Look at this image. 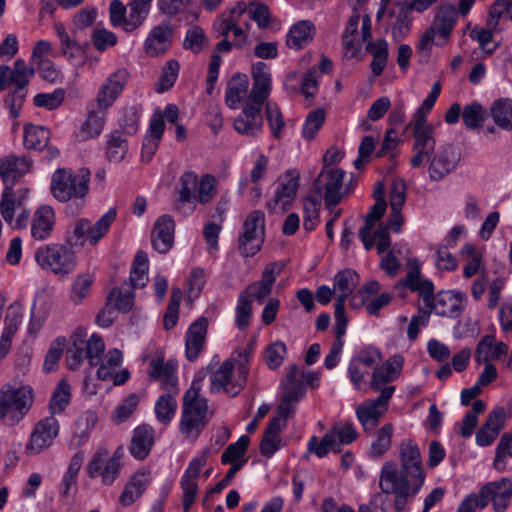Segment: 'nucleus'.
<instances>
[{
	"label": "nucleus",
	"mask_w": 512,
	"mask_h": 512,
	"mask_svg": "<svg viewBox=\"0 0 512 512\" xmlns=\"http://www.w3.org/2000/svg\"><path fill=\"white\" fill-rule=\"evenodd\" d=\"M252 316V300L245 293H240L235 307V326L239 330L246 329Z\"/></svg>",
	"instance_id": "obj_59"
},
{
	"label": "nucleus",
	"mask_w": 512,
	"mask_h": 512,
	"mask_svg": "<svg viewBox=\"0 0 512 512\" xmlns=\"http://www.w3.org/2000/svg\"><path fill=\"white\" fill-rule=\"evenodd\" d=\"M106 301L109 302L115 310L127 313L134 306V293L131 291L123 292L120 288H113L108 293Z\"/></svg>",
	"instance_id": "obj_64"
},
{
	"label": "nucleus",
	"mask_w": 512,
	"mask_h": 512,
	"mask_svg": "<svg viewBox=\"0 0 512 512\" xmlns=\"http://www.w3.org/2000/svg\"><path fill=\"white\" fill-rule=\"evenodd\" d=\"M32 161L27 157L8 156L0 159V178L4 190H13L14 185L27 174Z\"/></svg>",
	"instance_id": "obj_23"
},
{
	"label": "nucleus",
	"mask_w": 512,
	"mask_h": 512,
	"mask_svg": "<svg viewBox=\"0 0 512 512\" xmlns=\"http://www.w3.org/2000/svg\"><path fill=\"white\" fill-rule=\"evenodd\" d=\"M160 11L170 17L180 15L179 21L191 24L198 20L199 9L194 0H158Z\"/></svg>",
	"instance_id": "obj_30"
},
{
	"label": "nucleus",
	"mask_w": 512,
	"mask_h": 512,
	"mask_svg": "<svg viewBox=\"0 0 512 512\" xmlns=\"http://www.w3.org/2000/svg\"><path fill=\"white\" fill-rule=\"evenodd\" d=\"M360 282V275L351 268L338 271L333 279L334 290L353 293Z\"/></svg>",
	"instance_id": "obj_52"
},
{
	"label": "nucleus",
	"mask_w": 512,
	"mask_h": 512,
	"mask_svg": "<svg viewBox=\"0 0 512 512\" xmlns=\"http://www.w3.org/2000/svg\"><path fill=\"white\" fill-rule=\"evenodd\" d=\"M11 72L14 77V87L11 88L4 98V107L9 111V117L16 119L21 115L23 104L28 94V85L34 76V69L28 68L23 59L15 60Z\"/></svg>",
	"instance_id": "obj_8"
},
{
	"label": "nucleus",
	"mask_w": 512,
	"mask_h": 512,
	"mask_svg": "<svg viewBox=\"0 0 512 512\" xmlns=\"http://www.w3.org/2000/svg\"><path fill=\"white\" fill-rule=\"evenodd\" d=\"M262 107L246 102L241 113L234 119V130L245 136H257L263 129Z\"/></svg>",
	"instance_id": "obj_22"
},
{
	"label": "nucleus",
	"mask_w": 512,
	"mask_h": 512,
	"mask_svg": "<svg viewBox=\"0 0 512 512\" xmlns=\"http://www.w3.org/2000/svg\"><path fill=\"white\" fill-rule=\"evenodd\" d=\"M300 187V173L297 169L286 170L278 179L274 194V204H281L283 210L290 209Z\"/></svg>",
	"instance_id": "obj_24"
},
{
	"label": "nucleus",
	"mask_w": 512,
	"mask_h": 512,
	"mask_svg": "<svg viewBox=\"0 0 512 512\" xmlns=\"http://www.w3.org/2000/svg\"><path fill=\"white\" fill-rule=\"evenodd\" d=\"M55 226V212L49 205L39 207L31 222V236L38 241L46 240Z\"/></svg>",
	"instance_id": "obj_32"
},
{
	"label": "nucleus",
	"mask_w": 512,
	"mask_h": 512,
	"mask_svg": "<svg viewBox=\"0 0 512 512\" xmlns=\"http://www.w3.org/2000/svg\"><path fill=\"white\" fill-rule=\"evenodd\" d=\"M176 371L177 363L174 360L165 362L163 354L156 355L149 362L148 376L152 380H161Z\"/></svg>",
	"instance_id": "obj_54"
},
{
	"label": "nucleus",
	"mask_w": 512,
	"mask_h": 512,
	"mask_svg": "<svg viewBox=\"0 0 512 512\" xmlns=\"http://www.w3.org/2000/svg\"><path fill=\"white\" fill-rule=\"evenodd\" d=\"M249 79L246 74L235 73L227 83L225 104L230 109H238L247 94Z\"/></svg>",
	"instance_id": "obj_35"
},
{
	"label": "nucleus",
	"mask_w": 512,
	"mask_h": 512,
	"mask_svg": "<svg viewBox=\"0 0 512 512\" xmlns=\"http://www.w3.org/2000/svg\"><path fill=\"white\" fill-rule=\"evenodd\" d=\"M34 402V392L31 386H9L0 390V421L5 418L10 424L19 423L30 411Z\"/></svg>",
	"instance_id": "obj_6"
},
{
	"label": "nucleus",
	"mask_w": 512,
	"mask_h": 512,
	"mask_svg": "<svg viewBox=\"0 0 512 512\" xmlns=\"http://www.w3.org/2000/svg\"><path fill=\"white\" fill-rule=\"evenodd\" d=\"M149 474L150 470L142 468L129 478L119 497V503L123 507L131 506L144 494L150 484Z\"/></svg>",
	"instance_id": "obj_28"
},
{
	"label": "nucleus",
	"mask_w": 512,
	"mask_h": 512,
	"mask_svg": "<svg viewBox=\"0 0 512 512\" xmlns=\"http://www.w3.org/2000/svg\"><path fill=\"white\" fill-rule=\"evenodd\" d=\"M365 50L373 58L370 63L371 73L374 77H379L383 74L388 58H389V44L386 39L378 38L376 40H370Z\"/></svg>",
	"instance_id": "obj_34"
},
{
	"label": "nucleus",
	"mask_w": 512,
	"mask_h": 512,
	"mask_svg": "<svg viewBox=\"0 0 512 512\" xmlns=\"http://www.w3.org/2000/svg\"><path fill=\"white\" fill-rule=\"evenodd\" d=\"M96 17L97 9L95 7H84L77 11L73 17L71 25L73 38L70 37L64 26H56V35L60 40L61 52L74 65H81L84 63L85 49L89 46L88 42H85L82 45L78 43L75 38L79 32L92 26Z\"/></svg>",
	"instance_id": "obj_3"
},
{
	"label": "nucleus",
	"mask_w": 512,
	"mask_h": 512,
	"mask_svg": "<svg viewBox=\"0 0 512 512\" xmlns=\"http://www.w3.org/2000/svg\"><path fill=\"white\" fill-rule=\"evenodd\" d=\"M485 118V111L479 102L473 101L463 107L462 119L466 128L470 130L481 128Z\"/></svg>",
	"instance_id": "obj_51"
},
{
	"label": "nucleus",
	"mask_w": 512,
	"mask_h": 512,
	"mask_svg": "<svg viewBox=\"0 0 512 512\" xmlns=\"http://www.w3.org/2000/svg\"><path fill=\"white\" fill-rule=\"evenodd\" d=\"M209 320L202 315L194 320L185 333V357L195 362L201 354L207 340Z\"/></svg>",
	"instance_id": "obj_20"
},
{
	"label": "nucleus",
	"mask_w": 512,
	"mask_h": 512,
	"mask_svg": "<svg viewBox=\"0 0 512 512\" xmlns=\"http://www.w3.org/2000/svg\"><path fill=\"white\" fill-rule=\"evenodd\" d=\"M265 116L272 136L280 138L285 121L279 106L274 102L267 101L265 104Z\"/></svg>",
	"instance_id": "obj_61"
},
{
	"label": "nucleus",
	"mask_w": 512,
	"mask_h": 512,
	"mask_svg": "<svg viewBox=\"0 0 512 512\" xmlns=\"http://www.w3.org/2000/svg\"><path fill=\"white\" fill-rule=\"evenodd\" d=\"M106 123V111L90 110L86 120L81 126L83 139H92L98 137L104 129Z\"/></svg>",
	"instance_id": "obj_46"
},
{
	"label": "nucleus",
	"mask_w": 512,
	"mask_h": 512,
	"mask_svg": "<svg viewBox=\"0 0 512 512\" xmlns=\"http://www.w3.org/2000/svg\"><path fill=\"white\" fill-rule=\"evenodd\" d=\"M493 484H485L482 486L478 493L468 494L459 504L457 509L463 512H477V509H484L488 506L489 502H493L494 492L492 490Z\"/></svg>",
	"instance_id": "obj_41"
},
{
	"label": "nucleus",
	"mask_w": 512,
	"mask_h": 512,
	"mask_svg": "<svg viewBox=\"0 0 512 512\" xmlns=\"http://www.w3.org/2000/svg\"><path fill=\"white\" fill-rule=\"evenodd\" d=\"M180 188L178 190L177 203L185 205L197 201L196 188L198 175L192 170L185 171L180 179Z\"/></svg>",
	"instance_id": "obj_45"
},
{
	"label": "nucleus",
	"mask_w": 512,
	"mask_h": 512,
	"mask_svg": "<svg viewBox=\"0 0 512 512\" xmlns=\"http://www.w3.org/2000/svg\"><path fill=\"white\" fill-rule=\"evenodd\" d=\"M382 360V352L375 346L367 345L353 356L348 364L347 376L355 389H360L368 370H361L360 365L371 368Z\"/></svg>",
	"instance_id": "obj_16"
},
{
	"label": "nucleus",
	"mask_w": 512,
	"mask_h": 512,
	"mask_svg": "<svg viewBox=\"0 0 512 512\" xmlns=\"http://www.w3.org/2000/svg\"><path fill=\"white\" fill-rule=\"evenodd\" d=\"M412 127L414 143L412 150L415 155L410 159L412 168L422 167L435 151L436 140L434 138V127L432 124H408Z\"/></svg>",
	"instance_id": "obj_11"
},
{
	"label": "nucleus",
	"mask_w": 512,
	"mask_h": 512,
	"mask_svg": "<svg viewBox=\"0 0 512 512\" xmlns=\"http://www.w3.org/2000/svg\"><path fill=\"white\" fill-rule=\"evenodd\" d=\"M399 459L401 462L400 469L396 462L390 460L383 464L381 468V476L389 470L388 465H393L398 477H405L412 483V495H416L422 488L426 474L423 467L421 451L418 444L411 440H405L399 448Z\"/></svg>",
	"instance_id": "obj_4"
},
{
	"label": "nucleus",
	"mask_w": 512,
	"mask_h": 512,
	"mask_svg": "<svg viewBox=\"0 0 512 512\" xmlns=\"http://www.w3.org/2000/svg\"><path fill=\"white\" fill-rule=\"evenodd\" d=\"M358 436L359 433L352 422L344 424L337 422L322 436L319 443L317 437L312 436L307 443V449L318 458H324L330 451L336 454L341 453V447L352 444Z\"/></svg>",
	"instance_id": "obj_5"
},
{
	"label": "nucleus",
	"mask_w": 512,
	"mask_h": 512,
	"mask_svg": "<svg viewBox=\"0 0 512 512\" xmlns=\"http://www.w3.org/2000/svg\"><path fill=\"white\" fill-rule=\"evenodd\" d=\"M393 425L384 424L377 432L375 440L371 444L370 453L373 457H382L391 446Z\"/></svg>",
	"instance_id": "obj_56"
},
{
	"label": "nucleus",
	"mask_w": 512,
	"mask_h": 512,
	"mask_svg": "<svg viewBox=\"0 0 512 512\" xmlns=\"http://www.w3.org/2000/svg\"><path fill=\"white\" fill-rule=\"evenodd\" d=\"M489 116L498 128L512 132V98L500 97L489 107Z\"/></svg>",
	"instance_id": "obj_36"
},
{
	"label": "nucleus",
	"mask_w": 512,
	"mask_h": 512,
	"mask_svg": "<svg viewBox=\"0 0 512 512\" xmlns=\"http://www.w3.org/2000/svg\"><path fill=\"white\" fill-rule=\"evenodd\" d=\"M508 353V345L504 342H496L495 335H484L478 342L474 360L481 364L483 362H490L491 360H500Z\"/></svg>",
	"instance_id": "obj_31"
},
{
	"label": "nucleus",
	"mask_w": 512,
	"mask_h": 512,
	"mask_svg": "<svg viewBox=\"0 0 512 512\" xmlns=\"http://www.w3.org/2000/svg\"><path fill=\"white\" fill-rule=\"evenodd\" d=\"M382 414L383 411L377 410L368 401H364L356 408V417L365 431L375 428Z\"/></svg>",
	"instance_id": "obj_55"
},
{
	"label": "nucleus",
	"mask_w": 512,
	"mask_h": 512,
	"mask_svg": "<svg viewBox=\"0 0 512 512\" xmlns=\"http://www.w3.org/2000/svg\"><path fill=\"white\" fill-rule=\"evenodd\" d=\"M71 399V386L65 379H61L53 390L48 403L50 416L55 417L57 414H62L71 403Z\"/></svg>",
	"instance_id": "obj_42"
},
{
	"label": "nucleus",
	"mask_w": 512,
	"mask_h": 512,
	"mask_svg": "<svg viewBox=\"0 0 512 512\" xmlns=\"http://www.w3.org/2000/svg\"><path fill=\"white\" fill-rule=\"evenodd\" d=\"M321 202L318 198L308 196L303 207V227L306 231H313L319 222Z\"/></svg>",
	"instance_id": "obj_60"
},
{
	"label": "nucleus",
	"mask_w": 512,
	"mask_h": 512,
	"mask_svg": "<svg viewBox=\"0 0 512 512\" xmlns=\"http://www.w3.org/2000/svg\"><path fill=\"white\" fill-rule=\"evenodd\" d=\"M149 10L150 6L133 0L130 5L129 15L127 16L124 30L126 32H132L141 26L147 18Z\"/></svg>",
	"instance_id": "obj_63"
},
{
	"label": "nucleus",
	"mask_w": 512,
	"mask_h": 512,
	"mask_svg": "<svg viewBox=\"0 0 512 512\" xmlns=\"http://www.w3.org/2000/svg\"><path fill=\"white\" fill-rule=\"evenodd\" d=\"M154 445V429L148 424L137 426L133 430L129 452L139 461L145 460L151 453Z\"/></svg>",
	"instance_id": "obj_29"
},
{
	"label": "nucleus",
	"mask_w": 512,
	"mask_h": 512,
	"mask_svg": "<svg viewBox=\"0 0 512 512\" xmlns=\"http://www.w3.org/2000/svg\"><path fill=\"white\" fill-rule=\"evenodd\" d=\"M180 65L176 59L167 61L157 83L156 91L164 93L169 91L177 81Z\"/></svg>",
	"instance_id": "obj_58"
},
{
	"label": "nucleus",
	"mask_w": 512,
	"mask_h": 512,
	"mask_svg": "<svg viewBox=\"0 0 512 512\" xmlns=\"http://www.w3.org/2000/svg\"><path fill=\"white\" fill-rule=\"evenodd\" d=\"M403 365V356L395 354L382 365L375 366L370 383L372 390H381L385 384L395 381L400 376Z\"/></svg>",
	"instance_id": "obj_26"
},
{
	"label": "nucleus",
	"mask_w": 512,
	"mask_h": 512,
	"mask_svg": "<svg viewBox=\"0 0 512 512\" xmlns=\"http://www.w3.org/2000/svg\"><path fill=\"white\" fill-rule=\"evenodd\" d=\"M325 122V111L317 108L308 113L302 125V137L307 140H313L322 128Z\"/></svg>",
	"instance_id": "obj_53"
},
{
	"label": "nucleus",
	"mask_w": 512,
	"mask_h": 512,
	"mask_svg": "<svg viewBox=\"0 0 512 512\" xmlns=\"http://www.w3.org/2000/svg\"><path fill=\"white\" fill-rule=\"evenodd\" d=\"M493 484V510L495 512H505L512 499V480L501 478L498 481L488 482Z\"/></svg>",
	"instance_id": "obj_43"
},
{
	"label": "nucleus",
	"mask_w": 512,
	"mask_h": 512,
	"mask_svg": "<svg viewBox=\"0 0 512 512\" xmlns=\"http://www.w3.org/2000/svg\"><path fill=\"white\" fill-rule=\"evenodd\" d=\"M142 108L138 105H128L122 108L118 118L121 132L133 136L139 130Z\"/></svg>",
	"instance_id": "obj_44"
},
{
	"label": "nucleus",
	"mask_w": 512,
	"mask_h": 512,
	"mask_svg": "<svg viewBox=\"0 0 512 512\" xmlns=\"http://www.w3.org/2000/svg\"><path fill=\"white\" fill-rule=\"evenodd\" d=\"M117 210L110 208L94 224L87 218L78 219L65 233V244L51 243L39 246L34 254L36 263L45 271L59 276L72 273L76 267L74 247L96 246L110 231Z\"/></svg>",
	"instance_id": "obj_1"
},
{
	"label": "nucleus",
	"mask_w": 512,
	"mask_h": 512,
	"mask_svg": "<svg viewBox=\"0 0 512 512\" xmlns=\"http://www.w3.org/2000/svg\"><path fill=\"white\" fill-rule=\"evenodd\" d=\"M128 151V141L120 130H114L108 136L106 144V158L110 162H121Z\"/></svg>",
	"instance_id": "obj_47"
},
{
	"label": "nucleus",
	"mask_w": 512,
	"mask_h": 512,
	"mask_svg": "<svg viewBox=\"0 0 512 512\" xmlns=\"http://www.w3.org/2000/svg\"><path fill=\"white\" fill-rule=\"evenodd\" d=\"M460 157L452 145L442 146L432 154L428 167L429 179L434 182L441 181L457 167Z\"/></svg>",
	"instance_id": "obj_18"
},
{
	"label": "nucleus",
	"mask_w": 512,
	"mask_h": 512,
	"mask_svg": "<svg viewBox=\"0 0 512 512\" xmlns=\"http://www.w3.org/2000/svg\"><path fill=\"white\" fill-rule=\"evenodd\" d=\"M177 403L172 393H163L155 403L154 411L156 419L166 425L169 424L175 416Z\"/></svg>",
	"instance_id": "obj_48"
},
{
	"label": "nucleus",
	"mask_w": 512,
	"mask_h": 512,
	"mask_svg": "<svg viewBox=\"0 0 512 512\" xmlns=\"http://www.w3.org/2000/svg\"><path fill=\"white\" fill-rule=\"evenodd\" d=\"M233 370V360H224L210 376V391L212 393L226 392L231 395Z\"/></svg>",
	"instance_id": "obj_38"
},
{
	"label": "nucleus",
	"mask_w": 512,
	"mask_h": 512,
	"mask_svg": "<svg viewBox=\"0 0 512 512\" xmlns=\"http://www.w3.org/2000/svg\"><path fill=\"white\" fill-rule=\"evenodd\" d=\"M201 387L195 381L183 396V408L179 430L182 434L201 431L206 425L207 399L200 394Z\"/></svg>",
	"instance_id": "obj_7"
},
{
	"label": "nucleus",
	"mask_w": 512,
	"mask_h": 512,
	"mask_svg": "<svg viewBox=\"0 0 512 512\" xmlns=\"http://www.w3.org/2000/svg\"><path fill=\"white\" fill-rule=\"evenodd\" d=\"M265 239V214L261 210L251 211L238 236V251L243 257H253L261 249Z\"/></svg>",
	"instance_id": "obj_9"
},
{
	"label": "nucleus",
	"mask_w": 512,
	"mask_h": 512,
	"mask_svg": "<svg viewBox=\"0 0 512 512\" xmlns=\"http://www.w3.org/2000/svg\"><path fill=\"white\" fill-rule=\"evenodd\" d=\"M82 348L89 365L97 366L104 354L105 343L99 334L93 333Z\"/></svg>",
	"instance_id": "obj_57"
},
{
	"label": "nucleus",
	"mask_w": 512,
	"mask_h": 512,
	"mask_svg": "<svg viewBox=\"0 0 512 512\" xmlns=\"http://www.w3.org/2000/svg\"><path fill=\"white\" fill-rule=\"evenodd\" d=\"M173 33L169 23H161L154 27L145 40V52L151 57L166 53L172 45Z\"/></svg>",
	"instance_id": "obj_27"
},
{
	"label": "nucleus",
	"mask_w": 512,
	"mask_h": 512,
	"mask_svg": "<svg viewBox=\"0 0 512 512\" xmlns=\"http://www.w3.org/2000/svg\"><path fill=\"white\" fill-rule=\"evenodd\" d=\"M388 468L384 476L380 475L379 486L382 492L394 494V509L403 512L407 498L412 494V483L405 477H398L393 465H388Z\"/></svg>",
	"instance_id": "obj_14"
},
{
	"label": "nucleus",
	"mask_w": 512,
	"mask_h": 512,
	"mask_svg": "<svg viewBox=\"0 0 512 512\" xmlns=\"http://www.w3.org/2000/svg\"><path fill=\"white\" fill-rule=\"evenodd\" d=\"M108 451L105 448H99L95 451L87 464V475L94 479L98 476L104 485H112L119 477L122 469V463L114 459H107Z\"/></svg>",
	"instance_id": "obj_15"
},
{
	"label": "nucleus",
	"mask_w": 512,
	"mask_h": 512,
	"mask_svg": "<svg viewBox=\"0 0 512 512\" xmlns=\"http://www.w3.org/2000/svg\"><path fill=\"white\" fill-rule=\"evenodd\" d=\"M253 84L248 96V103L262 107L272 90V77L265 62H257L252 65Z\"/></svg>",
	"instance_id": "obj_19"
},
{
	"label": "nucleus",
	"mask_w": 512,
	"mask_h": 512,
	"mask_svg": "<svg viewBox=\"0 0 512 512\" xmlns=\"http://www.w3.org/2000/svg\"><path fill=\"white\" fill-rule=\"evenodd\" d=\"M438 0H410L409 2L399 3V10L397 13L394 10H389L388 15L395 17V22L392 25V37L396 42L404 40L412 24V12L423 13L428 10Z\"/></svg>",
	"instance_id": "obj_10"
},
{
	"label": "nucleus",
	"mask_w": 512,
	"mask_h": 512,
	"mask_svg": "<svg viewBox=\"0 0 512 512\" xmlns=\"http://www.w3.org/2000/svg\"><path fill=\"white\" fill-rule=\"evenodd\" d=\"M315 34V25L310 20H300L289 28L286 45L290 49L300 50L314 39Z\"/></svg>",
	"instance_id": "obj_33"
},
{
	"label": "nucleus",
	"mask_w": 512,
	"mask_h": 512,
	"mask_svg": "<svg viewBox=\"0 0 512 512\" xmlns=\"http://www.w3.org/2000/svg\"><path fill=\"white\" fill-rule=\"evenodd\" d=\"M512 458V429L504 433L497 444L493 466L498 471H504L506 468V457Z\"/></svg>",
	"instance_id": "obj_62"
},
{
	"label": "nucleus",
	"mask_w": 512,
	"mask_h": 512,
	"mask_svg": "<svg viewBox=\"0 0 512 512\" xmlns=\"http://www.w3.org/2000/svg\"><path fill=\"white\" fill-rule=\"evenodd\" d=\"M250 438L247 435H241L236 442L230 443L224 450L221 456V463L223 465L230 464L231 467L235 465L240 466V470L246 464L247 459H242L247 452Z\"/></svg>",
	"instance_id": "obj_39"
},
{
	"label": "nucleus",
	"mask_w": 512,
	"mask_h": 512,
	"mask_svg": "<svg viewBox=\"0 0 512 512\" xmlns=\"http://www.w3.org/2000/svg\"><path fill=\"white\" fill-rule=\"evenodd\" d=\"M50 136V130L44 126L31 123L24 126L23 142L27 149L42 151L47 147Z\"/></svg>",
	"instance_id": "obj_40"
},
{
	"label": "nucleus",
	"mask_w": 512,
	"mask_h": 512,
	"mask_svg": "<svg viewBox=\"0 0 512 512\" xmlns=\"http://www.w3.org/2000/svg\"><path fill=\"white\" fill-rule=\"evenodd\" d=\"M209 45V39L202 27L195 25L187 29L183 42V48L193 54H199Z\"/></svg>",
	"instance_id": "obj_49"
},
{
	"label": "nucleus",
	"mask_w": 512,
	"mask_h": 512,
	"mask_svg": "<svg viewBox=\"0 0 512 512\" xmlns=\"http://www.w3.org/2000/svg\"><path fill=\"white\" fill-rule=\"evenodd\" d=\"M345 178V171L340 168H323L313 183L316 192L324 189V200L327 208L338 205L342 200L341 188Z\"/></svg>",
	"instance_id": "obj_12"
},
{
	"label": "nucleus",
	"mask_w": 512,
	"mask_h": 512,
	"mask_svg": "<svg viewBox=\"0 0 512 512\" xmlns=\"http://www.w3.org/2000/svg\"><path fill=\"white\" fill-rule=\"evenodd\" d=\"M60 425L54 416H48L37 422L26 446L29 455L39 454L52 445L58 436Z\"/></svg>",
	"instance_id": "obj_17"
},
{
	"label": "nucleus",
	"mask_w": 512,
	"mask_h": 512,
	"mask_svg": "<svg viewBox=\"0 0 512 512\" xmlns=\"http://www.w3.org/2000/svg\"><path fill=\"white\" fill-rule=\"evenodd\" d=\"M90 175L88 169L75 173L71 168H57L51 176L50 193L58 202L71 201L72 213H79L89 192Z\"/></svg>",
	"instance_id": "obj_2"
},
{
	"label": "nucleus",
	"mask_w": 512,
	"mask_h": 512,
	"mask_svg": "<svg viewBox=\"0 0 512 512\" xmlns=\"http://www.w3.org/2000/svg\"><path fill=\"white\" fill-rule=\"evenodd\" d=\"M456 6L451 3H442L435 14V25L440 36L447 41L458 21Z\"/></svg>",
	"instance_id": "obj_37"
},
{
	"label": "nucleus",
	"mask_w": 512,
	"mask_h": 512,
	"mask_svg": "<svg viewBox=\"0 0 512 512\" xmlns=\"http://www.w3.org/2000/svg\"><path fill=\"white\" fill-rule=\"evenodd\" d=\"M429 309L442 317L457 318L464 310V299L460 292L442 290L436 294Z\"/></svg>",
	"instance_id": "obj_25"
},
{
	"label": "nucleus",
	"mask_w": 512,
	"mask_h": 512,
	"mask_svg": "<svg viewBox=\"0 0 512 512\" xmlns=\"http://www.w3.org/2000/svg\"><path fill=\"white\" fill-rule=\"evenodd\" d=\"M176 223L173 216H159L151 231V244L160 254H167L174 245Z\"/></svg>",
	"instance_id": "obj_21"
},
{
	"label": "nucleus",
	"mask_w": 512,
	"mask_h": 512,
	"mask_svg": "<svg viewBox=\"0 0 512 512\" xmlns=\"http://www.w3.org/2000/svg\"><path fill=\"white\" fill-rule=\"evenodd\" d=\"M66 344L67 339L64 336H58L51 342L43 363V371L45 373L57 370L58 363L63 356Z\"/></svg>",
	"instance_id": "obj_50"
},
{
	"label": "nucleus",
	"mask_w": 512,
	"mask_h": 512,
	"mask_svg": "<svg viewBox=\"0 0 512 512\" xmlns=\"http://www.w3.org/2000/svg\"><path fill=\"white\" fill-rule=\"evenodd\" d=\"M129 78L130 74L126 68H119L110 74L97 92L96 104L98 109L107 111L112 107L123 93Z\"/></svg>",
	"instance_id": "obj_13"
}]
</instances>
